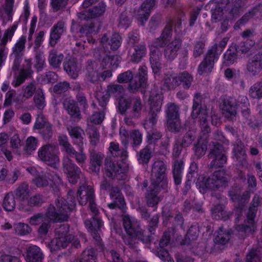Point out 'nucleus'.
<instances>
[{
	"instance_id": "obj_14",
	"label": "nucleus",
	"mask_w": 262,
	"mask_h": 262,
	"mask_svg": "<svg viewBox=\"0 0 262 262\" xmlns=\"http://www.w3.org/2000/svg\"><path fill=\"white\" fill-rule=\"evenodd\" d=\"M168 129L172 133H178L181 127L179 108L174 103H170L166 110Z\"/></svg>"
},
{
	"instance_id": "obj_38",
	"label": "nucleus",
	"mask_w": 262,
	"mask_h": 262,
	"mask_svg": "<svg viewBox=\"0 0 262 262\" xmlns=\"http://www.w3.org/2000/svg\"><path fill=\"white\" fill-rule=\"evenodd\" d=\"M247 70L253 75L258 74L262 69V59L260 55H255L253 59L249 62L247 66Z\"/></svg>"
},
{
	"instance_id": "obj_4",
	"label": "nucleus",
	"mask_w": 262,
	"mask_h": 262,
	"mask_svg": "<svg viewBox=\"0 0 262 262\" xmlns=\"http://www.w3.org/2000/svg\"><path fill=\"white\" fill-rule=\"evenodd\" d=\"M243 5V0H210L206 7L211 10L212 15L216 13H221L223 11L228 12L233 17H237L240 14Z\"/></svg>"
},
{
	"instance_id": "obj_57",
	"label": "nucleus",
	"mask_w": 262,
	"mask_h": 262,
	"mask_svg": "<svg viewBox=\"0 0 262 262\" xmlns=\"http://www.w3.org/2000/svg\"><path fill=\"white\" fill-rule=\"evenodd\" d=\"M59 144L62 147V150H64L67 154L75 151V149L69 143L68 138L66 135L60 136L58 138Z\"/></svg>"
},
{
	"instance_id": "obj_2",
	"label": "nucleus",
	"mask_w": 262,
	"mask_h": 262,
	"mask_svg": "<svg viewBox=\"0 0 262 262\" xmlns=\"http://www.w3.org/2000/svg\"><path fill=\"white\" fill-rule=\"evenodd\" d=\"M76 205L75 192L70 190L67 193V199L58 198L56 201V206L58 211L52 204L47 208L46 215L54 222L61 223L67 220L70 213L75 209Z\"/></svg>"
},
{
	"instance_id": "obj_47",
	"label": "nucleus",
	"mask_w": 262,
	"mask_h": 262,
	"mask_svg": "<svg viewBox=\"0 0 262 262\" xmlns=\"http://www.w3.org/2000/svg\"><path fill=\"white\" fill-rule=\"evenodd\" d=\"M34 101L36 107L40 110H42L46 105L45 96L43 90L42 88L36 90L34 96Z\"/></svg>"
},
{
	"instance_id": "obj_31",
	"label": "nucleus",
	"mask_w": 262,
	"mask_h": 262,
	"mask_svg": "<svg viewBox=\"0 0 262 262\" xmlns=\"http://www.w3.org/2000/svg\"><path fill=\"white\" fill-rule=\"evenodd\" d=\"M68 130L74 144L81 149L83 146V138L82 136V134H83V130L79 126L71 127L68 128Z\"/></svg>"
},
{
	"instance_id": "obj_21",
	"label": "nucleus",
	"mask_w": 262,
	"mask_h": 262,
	"mask_svg": "<svg viewBox=\"0 0 262 262\" xmlns=\"http://www.w3.org/2000/svg\"><path fill=\"white\" fill-rule=\"evenodd\" d=\"M106 6L103 2H101L93 9L82 11L80 14L79 17L81 19L86 20L98 17L104 13Z\"/></svg>"
},
{
	"instance_id": "obj_43",
	"label": "nucleus",
	"mask_w": 262,
	"mask_h": 262,
	"mask_svg": "<svg viewBox=\"0 0 262 262\" xmlns=\"http://www.w3.org/2000/svg\"><path fill=\"white\" fill-rule=\"evenodd\" d=\"M238 53L234 47H230L224 54V64L226 66L233 64L237 59Z\"/></svg>"
},
{
	"instance_id": "obj_32",
	"label": "nucleus",
	"mask_w": 262,
	"mask_h": 262,
	"mask_svg": "<svg viewBox=\"0 0 262 262\" xmlns=\"http://www.w3.org/2000/svg\"><path fill=\"white\" fill-rule=\"evenodd\" d=\"M77 64V61L74 58L65 60L63 63L64 70L74 79H76L78 76Z\"/></svg>"
},
{
	"instance_id": "obj_13",
	"label": "nucleus",
	"mask_w": 262,
	"mask_h": 262,
	"mask_svg": "<svg viewBox=\"0 0 262 262\" xmlns=\"http://www.w3.org/2000/svg\"><path fill=\"white\" fill-rule=\"evenodd\" d=\"M212 147L210 149L209 158L212 159L210 166L212 168L223 167L227 162V157L223 145L216 142H212Z\"/></svg>"
},
{
	"instance_id": "obj_1",
	"label": "nucleus",
	"mask_w": 262,
	"mask_h": 262,
	"mask_svg": "<svg viewBox=\"0 0 262 262\" xmlns=\"http://www.w3.org/2000/svg\"><path fill=\"white\" fill-rule=\"evenodd\" d=\"M166 169V165L162 161H156L152 165L151 186L145 193V199L147 206L153 208L154 211H157L160 200L158 196L159 193L162 190L168 189Z\"/></svg>"
},
{
	"instance_id": "obj_27",
	"label": "nucleus",
	"mask_w": 262,
	"mask_h": 262,
	"mask_svg": "<svg viewBox=\"0 0 262 262\" xmlns=\"http://www.w3.org/2000/svg\"><path fill=\"white\" fill-rule=\"evenodd\" d=\"M79 27V32L81 36H85L86 37L88 42L94 44L96 40L93 37V35L95 34V25L94 23H90L89 24L84 25Z\"/></svg>"
},
{
	"instance_id": "obj_8",
	"label": "nucleus",
	"mask_w": 262,
	"mask_h": 262,
	"mask_svg": "<svg viewBox=\"0 0 262 262\" xmlns=\"http://www.w3.org/2000/svg\"><path fill=\"white\" fill-rule=\"evenodd\" d=\"M168 41L162 36L156 38L152 42L151 48L150 49L149 61L152 72L155 75H160L161 71V57L162 54L159 48L165 47Z\"/></svg>"
},
{
	"instance_id": "obj_46",
	"label": "nucleus",
	"mask_w": 262,
	"mask_h": 262,
	"mask_svg": "<svg viewBox=\"0 0 262 262\" xmlns=\"http://www.w3.org/2000/svg\"><path fill=\"white\" fill-rule=\"evenodd\" d=\"M30 192L29 185L26 183L20 184L14 192L16 198L21 201H24L28 199Z\"/></svg>"
},
{
	"instance_id": "obj_25",
	"label": "nucleus",
	"mask_w": 262,
	"mask_h": 262,
	"mask_svg": "<svg viewBox=\"0 0 262 262\" xmlns=\"http://www.w3.org/2000/svg\"><path fill=\"white\" fill-rule=\"evenodd\" d=\"M64 24L62 21H58L51 29L49 45L55 47L59 40L63 31Z\"/></svg>"
},
{
	"instance_id": "obj_9",
	"label": "nucleus",
	"mask_w": 262,
	"mask_h": 262,
	"mask_svg": "<svg viewBox=\"0 0 262 262\" xmlns=\"http://www.w3.org/2000/svg\"><path fill=\"white\" fill-rule=\"evenodd\" d=\"M150 110L149 112V117L148 120H145L144 125L149 123L151 127L157 124L158 121L157 114L161 111L163 101V96L157 92H151L148 99Z\"/></svg>"
},
{
	"instance_id": "obj_49",
	"label": "nucleus",
	"mask_w": 262,
	"mask_h": 262,
	"mask_svg": "<svg viewBox=\"0 0 262 262\" xmlns=\"http://www.w3.org/2000/svg\"><path fill=\"white\" fill-rule=\"evenodd\" d=\"M178 77L173 74L166 73L165 75L163 85L168 90L174 89L179 86Z\"/></svg>"
},
{
	"instance_id": "obj_52",
	"label": "nucleus",
	"mask_w": 262,
	"mask_h": 262,
	"mask_svg": "<svg viewBox=\"0 0 262 262\" xmlns=\"http://www.w3.org/2000/svg\"><path fill=\"white\" fill-rule=\"evenodd\" d=\"M96 259L97 251L91 248L82 252L79 262H96Z\"/></svg>"
},
{
	"instance_id": "obj_60",
	"label": "nucleus",
	"mask_w": 262,
	"mask_h": 262,
	"mask_svg": "<svg viewBox=\"0 0 262 262\" xmlns=\"http://www.w3.org/2000/svg\"><path fill=\"white\" fill-rule=\"evenodd\" d=\"M143 107L142 101L140 97H137L134 99L132 113L134 118H138L140 115Z\"/></svg>"
},
{
	"instance_id": "obj_33",
	"label": "nucleus",
	"mask_w": 262,
	"mask_h": 262,
	"mask_svg": "<svg viewBox=\"0 0 262 262\" xmlns=\"http://www.w3.org/2000/svg\"><path fill=\"white\" fill-rule=\"evenodd\" d=\"M147 53V48L144 43L134 46V52L130 57V61L134 63H138Z\"/></svg>"
},
{
	"instance_id": "obj_6",
	"label": "nucleus",
	"mask_w": 262,
	"mask_h": 262,
	"mask_svg": "<svg viewBox=\"0 0 262 262\" xmlns=\"http://www.w3.org/2000/svg\"><path fill=\"white\" fill-rule=\"evenodd\" d=\"M227 183L226 171L221 169L214 171L208 177H203L200 185L204 190H214L225 186Z\"/></svg>"
},
{
	"instance_id": "obj_53",
	"label": "nucleus",
	"mask_w": 262,
	"mask_h": 262,
	"mask_svg": "<svg viewBox=\"0 0 262 262\" xmlns=\"http://www.w3.org/2000/svg\"><path fill=\"white\" fill-rule=\"evenodd\" d=\"M123 91V87L121 85L118 84H110L107 86L106 93L110 97H117L121 95Z\"/></svg>"
},
{
	"instance_id": "obj_63",
	"label": "nucleus",
	"mask_w": 262,
	"mask_h": 262,
	"mask_svg": "<svg viewBox=\"0 0 262 262\" xmlns=\"http://www.w3.org/2000/svg\"><path fill=\"white\" fill-rule=\"evenodd\" d=\"M205 42L203 40H198L194 45L193 56L194 58L201 56L204 52Z\"/></svg>"
},
{
	"instance_id": "obj_16",
	"label": "nucleus",
	"mask_w": 262,
	"mask_h": 262,
	"mask_svg": "<svg viewBox=\"0 0 262 262\" xmlns=\"http://www.w3.org/2000/svg\"><path fill=\"white\" fill-rule=\"evenodd\" d=\"M217 56L212 54L211 50H208L198 68V73L200 75L210 74L214 68L215 63L218 61Z\"/></svg>"
},
{
	"instance_id": "obj_35",
	"label": "nucleus",
	"mask_w": 262,
	"mask_h": 262,
	"mask_svg": "<svg viewBox=\"0 0 262 262\" xmlns=\"http://www.w3.org/2000/svg\"><path fill=\"white\" fill-rule=\"evenodd\" d=\"M119 58L118 55H105L102 58L101 63V67L103 69H116L118 67L120 62Z\"/></svg>"
},
{
	"instance_id": "obj_50",
	"label": "nucleus",
	"mask_w": 262,
	"mask_h": 262,
	"mask_svg": "<svg viewBox=\"0 0 262 262\" xmlns=\"http://www.w3.org/2000/svg\"><path fill=\"white\" fill-rule=\"evenodd\" d=\"M255 43L254 40L247 39L245 41L239 43L238 45H235L234 47L238 53L246 54L254 47Z\"/></svg>"
},
{
	"instance_id": "obj_36",
	"label": "nucleus",
	"mask_w": 262,
	"mask_h": 262,
	"mask_svg": "<svg viewBox=\"0 0 262 262\" xmlns=\"http://www.w3.org/2000/svg\"><path fill=\"white\" fill-rule=\"evenodd\" d=\"M235 229L238 232L241 233L244 235L243 238H244L246 236L253 234L255 232L256 225L244 222V223L236 225Z\"/></svg>"
},
{
	"instance_id": "obj_44",
	"label": "nucleus",
	"mask_w": 262,
	"mask_h": 262,
	"mask_svg": "<svg viewBox=\"0 0 262 262\" xmlns=\"http://www.w3.org/2000/svg\"><path fill=\"white\" fill-rule=\"evenodd\" d=\"M236 100V104H237V109L238 108L241 110L242 114L246 115L250 112L249 108L250 103L247 96L239 95Z\"/></svg>"
},
{
	"instance_id": "obj_18",
	"label": "nucleus",
	"mask_w": 262,
	"mask_h": 262,
	"mask_svg": "<svg viewBox=\"0 0 262 262\" xmlns=\"http://www.w3.org/2000/svg\"><path fill=\"white\" fill-rule=\"evenodd\" d=\"M112 202L107 204L111 209H119L122 213L126 212L127 207L125 199L121 191L117 187L114 188L110 193Z\"/></svg>"
},
{
	"instance_id": "obj_62",
	"label": "nucleus",
	"mask_w": 262,
	"mask_h": 262,
	"mask_svg": "<svg viewBox=\"0 0 262 262\" xmlns=\"http://www.w3.org/2000/svg\"><path fill=\"white\" fill-rule=\"evenodd\" d=\"M134 75L130 70H127L119 74L117 78V81L119 83H127L133 79Z\"/></svg>"
},
{
	"instance_id": "obj_58",
	"label": "nucleus",
	"mask_w": 262,
	"mask_h": 262,
	"mask_svg": "<svg viewBox=\"0 0 262 262\" xmlns=\"http://www.w3.org/2000/svg\"><path fill=\"white\" fill-rule=\"evenodd\" d=\"M207 149V142H201V137L198 139V142L193 147L195 155L198 157H201L205 155Z\"/></svg>"
},
{
	"instance_id": "obj_7",
	"label": "nucleus",
	"mask_w": 262,
	"mask_h": 262,
	"mask_svg": "<svg viewBox=\"0 0 262 262\" xmlns=\"http://www.w3.org/2000/svg\"><path fill=\"white\" fill-rule=\"evenodd\" d=\"M80 205L83 206L89 203V208L92 216H99L100 212L95 203V192L91 186L83 185L80 186L77 191V199Z\"/></svg>"
},
{
	"instance_id": "obj_64",
	"label": "nucleus",
	"mask_w": 262,
	"mask_h": 262,
	"mask_svg": "<svg viewBox=\"0 0 262 262\" xmlns=\"http://www.w3.org/2000/svg\"><path fill=\"white\" fill-rule=\"evenodd\" d=\"M160 215L157 213L153 215L151 219L148 221L147 229L151 234H155L156 229L158 227Z\"/></svg>"
},
{
	"instance_id": "obj_20",
	"label": "nucleus",
	"mask_w": 262,
	"mask_h": 262,
	"mask_svg": "<svg viewBox=\"0 0 262 262\" xmlns=\"http://www.w3.org/2000/svg\"><path fill=\"white\" fill-rule=\"evenodd\" d=\"M121 42L122 38L118 34H113L110 39L106 34H104L100 39V44L105 52L117 50L120 47Z\"/></svg>"
},
{
	"instance_id": "obj_29",
	"label": "nucleus",
	"mask_w": 262,
	"mask_h": 262,
	"mask_svg": "<svg viewBox=\"0 0 262 262\" xmlns=\"http://www.w3.org/2000/svg\"><path fill=\"white\" fill-rule=\"evenodd\" d=\"M42 258L43 254L39 247L33 246L28 248L26 256L27 262H42Z\"/></svg>"
},
{
	"instance_id": "obj_11",
	"label": "nucleus",
	"mask_w": 262,
	"mask_h": 262,
	"mask_svg": "<svg viewBox=\"0 0 262 262\" xmlns=\"http://www.w3.org/2000/svg\"><path fill=\"white\" fill-rule=\"evenodd\" d=\"M123 227L127 234L133 237H137L138 240L143 244H148L151 242V237L150 235L143 234L139 225L132 223L128 215L122 216Z\"/></svg>"
},
{
	"instance_id": "obj_34",
	"label": "nucleus",
	"mask_w": 262,
	"mask_h": 262,
	"mask_svg": "<svg viewBox=\"0 0 262 262\" xmlns=\"http://www.w3.org/2000/svg\"><path fill=\"white\" fill-rule=\"evenodd\" d=\"M211 210L212 218L216 220L226 221L229 218V214L225 210V206L223 204L214 205Z\"/></svg>"
},
{
	"instance_id": "obj_37",
	"label": "nucleus",
	"mask_w": 262,
	"mask_h": 262,
	"mask_svg": "<svg viewBox=\"0 0 262 262\" xmlns=\"http://www.w3.org/2000/svg\"><path fill=\"white\" fill-rule=\"evenodd\" d=\"M58 75L56 73L52 71L46 72L42 74L39 75L36 80L41 85H45L49 83H54L58 80Z\"/></svg>"
},
{
	"instance_id": "obj_24",
	"label": "nucleus",
	"mask_w": 262,
	"mask_h": 262,
	"mask_svg": "<svg viewBox=\"0 0 262 262\" xmlns=\"http://www.w3.org/2000/svg\"><path fill=\"white\" fill-rule=\"evenodd\" d=\"M222 110L227 117H235L236 114L237 104L236 100L231 97L225 96L222 99Z\"/></svg>"
},
{
	"instance_id": "obj_26",
	"label": "nucleus",
	"mask_w": 262,
	"mask_h": 262,
	"mask_svg": "<svg viewBox=\"0 0 262 262\" xmlns=\"http://www.w3.org/2000/svg\"><path fill=\"white\" fill-rule=\"evenodd\" d=\"M26 200H27V205L23 203L19 205L20 210L25 212L30 211L33 207H38L43 203V196L39 193H35L32 196L28 197Z\"/></svg>"
},
{
	"instance_id": "obj_61",
	"label": "nucleus",
	"mask_w": 262,
	"mask_h": 262,
	"mask_svg": "<svg viewBox=\"0 0 262 262\" xmlns=\"http://www.w3.org/2000/svg\"><path fill=\"white\" fill-rule=\"evenodd\" d=\"M151 156L150 150L148 148L145 147L140 150L139 157L138 158V162L143 165L147 164L148 163Z\"/></svg>"
},
{
	"instance_id": "obj_51",
	"label": "nucleus",
	"mask_w": 262,
	"mask_h": 262,
	"mask_svg": "<svg viewBox=\"0 0 262 262\" xmlns=\"http://www.w3.org/2000/svg\"><path fill=\"white\" fill-rule=\"evenodd\" d=\"M228 40L229 38L225 37L222 39L219 43L213 45L208 50H211L212 54H214L215 56H217L218 58H219L220 55L226 48Z\"/></svg>"
},
{
	"instance_id": "obj_40",
	"label": "nucleus",
	"mask_w": 262,
	"mask_h": 262,
	"mask_svg": "<svg viewBox=\"0 0 262 262\" xmlns=\"http://www.w3.org/2000/svg\"><path fill=\"white\" fill-rule=\"evenodd\" d=\"M86 228L88 231H99L103 224L102 219L99 216H92L91 220L84 222Z\"/></svg>"
},
{
	"instance_id": "obj_10",
	"label": "nucleus",
	"mask_w": 262,
	"mask_h": 262,
	"mask_svg": "<svg viewBox=\"0 0 262 262\" xmlns=\"http://www.w3.org/2000/svg\"><path fill=\"white\" fill-rule=\"evenodd\" d=\"M191 116L194 119L199 118L203 135L210 132L211 129L209 126L210 117L208 114L206 107L205 108L202 107L201 102L195 99L193 100Z\"/></svg>"
},
{
	"instance_id": "obj_42",
	"label": "nucleus",
	"mask_w": 262,
	"mask_h": 262,
	"mask_svg": "<svg viewBox=\"0 0 262 262\" xmlns=\"http://www.w3.org/2000/svg\"><path fill=\"white\" fill-rule=\"evenodd\" d=\"M177 77L179 85L182 84L183 88L186 90H188L190 88L193 80V78L190 74L187 71H185L180 72Z\"/></svg>"
},
{
	"instance_id": "obj_23",
	"label": "nucleus",
	"mask_w": 262,
	"mask_h": 262,
	"mask_svg": "<svg viewBox=\"0 0 262 262\" xmlns=\"http://www.w3.org/2000/svg\"><path fill=\"white\" fill-rule=\"evenodd\" d=\"M63 106L72 119H81L80 108L75 100L71 98H67L63 102Z\"/></svg>"
},
{
	"instance_id": "obj_12",
	"label": "nucleus",
	"mask_w": 262,
	"mask_h": 262,
	"mask_svg": "<svg viewBox=\"0 0 262 262\" xmlns=\"http://www.w3.org/2000/svg\"><path fill=\"white\" fill-rule=\"evenodd\" d=\"M105 169L110 178L123 180L125 174L128 171V166L122 161H113L106 158L105 160Z\"/></svg>"
},
{
	"instance_id": "obj_41",
	"label": "nucleus",
	"mask_w": 262,
	"mask_h": 262,
	"mask_svg": "<svg viewBox=\"0 0 262 262\" xmlns=\"http://www.w3.org/2000/svg\"><path fill=\"white\" fill-rule=\"evenodd\" d=\"M63 57L62 53L58 54L56 50H53L49 53L48 61L53 69H57L60 67Z\"/></svg>"
},
{
	"instance_id": "obj_54",
	"label": "nucleus",
	"mask_w": 262,
	"mask_h": 262,
	"mask_svg": "<svg viewBox=\"0 0 262 262\" xmlns=\"http://www.w3.org/2000/svg\"><path fill=\"white\" fill-rule=\"evenodd\" d=\"M3 207L4 209L8 211H12L15 207V201L14 195L11 193H8L5 196Z\"/></svg>"
},
{
	"instance_id": "obj_56",
	"label": "nucleus",
	"mask_w": 262,
	"mask_h": 262,
	"mask_svg": "<svg viewBox=\"0 0 262 262\" xmlns=\"http://www.w3.org/2000/svg\"><path fill=\"white\" fill-rule=\"evenodd\" d=\"M249 94L253 98L260 99L262 98V81L258 82L250 88Z\"/></svg>"
},
{
	"instance_id": "obj_22",
	"label": "nucleus",
	"mask_w": 262,
	"mask_h": 262,
	"mask_svg": "<svg viewBox=\"0 0 262 262\" xmlns=\"http://www.w3.org/2000/svg\"><path fill=\"white\" fill-rule=\"evenodd\" d=\"M182 45L180 39L175 38L167 43L164 48V54L165 58L170 61L173 60L178 55V52Z\"/></svg>"
},
{
	"instance_id": "obj_19",
	"label": "nucleus",
	"mask_w": 262,
	"mask_h": 262,
	"mask_svg": "<svg viewBox=\"0 0 262 262\" xmlns=\"http://www.w3.org/2000/svg\"><path fill=\"white\" fill-rule=\"evenodd\" d=\"M62 165L63 171L67 174L69 182L73 184H76L81 173L80 168L69 159L64 160Z\"/></svg>"
},
{
	"instance_id": "obj_3",
	"label": "nucleus",
	"mask_w": 262,
	"mask_h": 262,
	"mask_svg": "<svg viewBox=\"0 0 262 262\" xmlns=\"http://www.w3.org/2000/svg\"><path fill=\"white\" fill-rule=\"evenodd\" d=\"M70 227L68 224L63 225L57 231L58 237L52 239L49 243L48 246L50 251L54 252L66 248L70 244L75 248L81 246L80 241L72 234H68Z\"/></svg>"
},
{
	"instance_id": "obj_28",
	"label": "nucleus",
	"mask_w": 262,
	"mask_h": 262,
	"mask_svg": "<svg viewBox=\"0 0 262 262\" xmlns=\"http://www.w3.org/2000/svg\"><path fill=\"white\" fill-rule=\"evenodd\" d=\"M201 229L202 227H200L198 223H193L187 231L183 244L190 245L192 241L197 239L199 233L201 232Z\"/></svg>"
},
{
	"instance_id": "obj_5",
	"label": "nucleus",
	"mask_w": 262,
	"mask_h": 262,
	"mask_svg": "<svg viewBox=\"0 0 262 262\" xmlns=\"http://www.w3.org/2000/svg\"><path fill=\"white\" fill-rule=\"evenodd\" d=\"M229 195L232 202L237 203L234 207V212L236 216L235 221L238 222L243 215L246 205L250 200V192L246 190L242 192L239 187L233 186L229 191Z\"/></svg>"
},
{
	"instance_id": "obj_45",
	"label": "nucleus",
	"mask_w": 262,
	"mask_h": 262,
	"mask_svg": "<svg viewBox=\"0 0 262 262\" xmlns=\"http://www.w3.org/2000/svg\"><path fill=\"white\" fill-rule=\"evenodd\" d=\"M104 155L100 152H92L90 155L92 169L95 172H99L102 165Z\"/></svg>"
},
{
	"instance_id": "obj_59",
	"label": "nucleus",
	"mask_w": 262,
	"mask_h": 262,
	"mask_svg": "<svg viewBox=\"0 0 262 262\" xmlns=\"http://www.w3.org/2000/svg\"><path fill=\"white\" fill-rule=\"evenodd\" d=\"M196 136L195 133L191 130L186 132L181 140H179L182 146L185 147L189 146L195 140Z\"/></svg>"
},
{
	"instance_id": "obj_55",
	"label": "nucleus",
	"mask_w": 262,
	"mask_h": 262,
	"mask_svg": "<svg viewBox=\"0 0 262 262\" xmlns=\"http://www.w3.org/2000/svg\"><path fill=\"white\" fill-rule=\"evenodd\" d=\"M131 104L132 101L130 99L121 97L118 101V112L122 115H125Z\"/></svg>"
},
{
	"instance_id": "obj_17",
	"label": "nucleus",
	"mask_w": 262,
	"mask_h": 262,
	"mask_svg": "<svg viewBox=\"0 0 262 262\" xmlns=\"http://www.w3.org/2000/svg\"><path fill=\"white\" fill-rule=\"evenodd\" d=\"M147 68L144 65L142 66L139 68L134 82L129 84V90L135 92L139 89H143L145 91L147 85Z\"/></svg>"
},
{
	"instance_id": "obj_39",
	"label": "nucleus",
	"mask_w": 262,
	"mask_h": 262,
	"mask_svg": "<svg viewBox=\"0 0 262 262\" xmlns=\"http://www.w3.org/2000/svg\"><path fill=\"white\" fill-rule=\"evenodd\" d=\"M233 153L240 165H244L247 163L246 151L242 144L234 145Z\"/></svg>"
},
{
	"instance_id": "obj_15",
	"label": "nucleus",
	"mask_w": 262,
	"mask_h": 262,
	"mask_svg": "<svg viewBox=\"0 0 262 262\" xmlns=\"http://www.w3.org/2000/svg\"><path fill=\"white\" fill-rule=\"evenodd\" d=\"M56 152L57 149L55 146L47 144L39 149L38 156L41 161L48 165L54 166L59 160Z\"/></svg>"
},
{
	"instance_id": "obj_48",
	"label": "nucleus",
	"mask_w": 262,
	"mask_h": 262,
	"mask_svg": "<svg viewBox=\"0 0 262 262\" xmlns=\"http://www.w3.org/2000/svg\"><path fill=\"white\" fill-rule=\"evenodd\" d=\"M34 67L37 72H41L46 67V59L43 52L40 50L36 51L34 56Z\"/></svg>"
},
{
	"instance_id": "obj_30",
	"label": "nucleus",
	"mask_w": 262,
	"mask_h": 262,
	"mask_svg": "<svg viewBox=\"0 0 262 262\" xmlns=\"http://www.w3.org/2000/svg\"><path fill=\"white\" fill-rule=\"evenodd\" d=\"M232 234L231 229L225 230L223 226L220 227L214 238V242L216 244L225 245L230 239Z\"/></svg>"
}]
</instances>
